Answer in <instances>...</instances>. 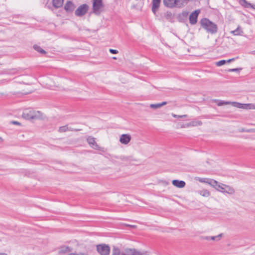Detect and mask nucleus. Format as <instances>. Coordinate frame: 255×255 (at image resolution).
Returning a JSON list of instances; mask_svg holds the SVG:
<instances>
[{"instance_id":"nucleus-1","label":"nucleus","mask_w":255,"mask_h":255,"mask_svg":"<svg viewBox=\"0 0 255 255\" xmlns=\"http://www.w3.org/2000/svg\"><path fill=\"white\" fill-rule=\"evenodd\" d=\"M199 22L201 28L205 30L207 33L212 35L217 33L218 30V25L208 18L203 17L200 20Z\"/></svg>"},{"instance_id":"nucleus-2","label":"nucleus","mask_w":255,"mask_h":255,"mask_svg":"<svg viewBox=\"0 0 255 255\" xmlns=\"http://www.w3.org/2000/svg\"><path fill=\"white\" fill-rule=\"evenodd\" d=\"M209 183L218 191L221 192L227 193L228 194H232L234 192V190L233 188L223 184H220L215 180H211Z\"/></svg>"},{"instance_id":"nucleus-3","label":"nucleus","mask_w":255,"mask_h":255,"mask_svg":"<svg viewBox=\"0 0 255 255\" xmlns=\"http://www.w3.org/2000/svg\"><path fill=\"white\" fill-rule=\"evenodd\" d=\"M22 117L25 120L40 119L41 117V113L38 111H34L31 108L26 109L23 111Z\"/></svg>"},{"instance_id":"nucleus-4","label":"nucleus","mask_w":255,"mask_h":255,"mask_svg":"<svg viewBox=\"0 0 255 255\" xmlns=\"http://www.w3.org/2000/svg\"><path fill=\"white\" fill-rule=\"evenodd\" d=\"M92 13L96 15H99L103 11L104 5L103 0H92Z\"/></svg>"},{"instance_id":"nucleus-5","label":"nucleus","mask_w":255,"mask_h":255,"mask_svg":"<svg viewBox=\"0 0 255 255\" xmlns=\"http://www.w3.org/2000/svg\"><path fill=\"white\" fill-rule=\"evenodd\" d=\"M97 251L101 255H109L110 253V247L105 244H99L96 246Z\"/></svg>"},{"instance_id":"nucleus-6","label":"nucleus","mask_w":255,"mask_h":255,"mask_svg":"<svg viewBox=\"0 0 255 255\" xmlns=\"http://www.w3.org/2000/svg\"><path fill=\"white\" fill-rule=\"evenodd\" d=\"M164 5L168 8L181 7L183 4L180 0H163Z\"/></svg>"},{"instance_id":"nucleus-7","label":"nucleus","mask_w":255,"mask_h":255,"mask_svg":"<svg viewBox=\"0 0 255 255\" xmlns=\"http://www.w3.org/2000/svg\"><path fill=\"white\" fill-rule=\"evenodd\" d=\"M89 9V6L86 4L80 5L75 11V14L76 16H83L86 14Z\"/></svg>"},{"instance_id":"nucleus-8","label":"nucleus","mask_w":255,"mask_h":255,"mask_svg":"<svg viewBox=\"0 0 255 255\" xmlns=\"http://www.w3.org/2000/svg\"><path fill=\"white\" fill-rule=\"evenodd\" d=\"M232 105L234 107H237L239 109H255V108L252 107H254V105L251 104H242L236 102H232Z\"/></svg>"},{"instance_id":"nucleus-9","label":"nucleus","mask_w":255,"mask_h":255,"mask_svg":"<svg viewBox=\"0 0 255 255\" xmlns=\"http://www.w3.org/2000/svg\"><path fill=\"white\" fill-rule=\"evenodd\" d=\"M76 6L71 1H67L64 6V8L68 13H71L74 10Z\"/></svg>"},{"instance_id":"nucleus-10","label":"nucleus","mask_w":255,"mask_h":255,"mask_svg":"<svg viewBox=\"0 0 255 255\" xmlns=\"http://www.w3.org/2000/svg\"><path fill=\"white\" fill-rule=\"evenodd\" d=\"M131 140V136L128 134H123L120 137V141L124 144H128Z\"/></svg>"},{"instance_id":"nucleus-11","label":"nucleus","mask_w":255,"mask_h":255,"mask_svg":"<svg viewBox=\"0 0 255 255\" xmlns=\"http://www.w3.org/2000/svg\"><path fill=\"white\" fill-rule=\"evenodd\" d=\"M87 142L92 148L95 149H97L99 148V145L97 144L94 137L89 136L87 138Z\"/></svg>"},{"instance_id":"nucleus-12","label":"nucleus","mask_w":255,"mask_h":255,"mask_svg":"<svg viewBox=\"0 0 255 255\" xmlns=\"http://www.w3.org/2000/svg\"><path fill=\"white\" fill-rule=\"evenodd\" d=\"M172 184L178 188H182L185 187L186 183L183 180H179L177 179L173 180L172 181Z\"/></svg>"},{"instance_id":"nucleus-13","label":"nucleus","mask_w":255,"mask_h":255,"mask_svg":"<svg viewBox=\"0 0 255 255\" xmlns=\"http://www.w3.org/2000/svg\"><path fill=\"white\" fill-rule=\"evenodd\" d=\"M161 0H152V11L154 14H156V11L158 9Z\"/></svg>"},{"instance_id":"nucleus-14","label":"nucleus","mask_w":255,"mask_h":255,"mask_svg":"<svg viewBox=\"0 0 255 255\" xmlns=\"http://www.w3.org/2000/svg\"><path fill=\"white\" fill-rule=\"evenodd\" d=\"M165 18L169 21H172V20L173 18H175V17H165ZM187 17H175V18H177V20L181 22H185L187 21Z\"/></svg>"},{"instance_id":"nucleus-15","label":"nucleus","mask_w":255,"mask_h":255,"mask_svg":"<svg viewBox=\"0 0 255 255\" xmlns=\"http://www.w3.org/2000/svg\"><path fill=\"white\" fill-rule=\"evenodd\" d=\"M64 0H53V5L56 8H59L62 6Z\"/></svg>"},{"instance_id":"nucleus-16","label":"nucleus","mask_w":255,"mask_h":255,"mask_svg":"<svg viewBox=\"0 0 255 255\" xmlns=\"http://www.w3.org/2000/svg\"><path fill=\"white\" fill-rule=\"evenodd\" d=\"M231 33L234 35H242L243 33V31L238 26L235 30L231 31Z\"/></svg>"},{"instance_id":"nucleus-17","label":"nucleus","mask_w":255,"mask_h":255,"mask_svg":"<svg viewBox=\"0 0 255 255\" xmlns=\"http://www.w3.org/2000/svg\"><path fill=\"white\" fill-rule=\"evenodd\" d=\"M240 3L246 8H250L252 6V4L248 2L246 0H240Z\"/></svg>"},{"instance_id":"nucleus-18","label":"nucleus","mask_w":255,"mask_h":255,"mask_svg":"<svg viewBox=\"0 0 255 255\" xmlns=\"http://www.w3.org/2000/svg\"><path fill=\"white\" fill-rule=\"evenodd\" d=\"M34 49L36 50L37 52H39L41 54H45L46 52V51L43 49L40 46L37 45H34L33 46Z\"/></svg>"},{"instance_id":"nucleus-19","label":"nucleus","mask_w":255,"mask_h":255,"mask_svg":"<svg viewBox=\"0 0 255 255\" xmlns=\"http://www.w3.org/2000/svg\"><path fill=\"white\" fill-rule=\"evenodd\" d=\"M202 125V122L201 121H194L190 122L188 124V126H201Z\"/></svg>"},{"instance_id":"nucleus-20","label":"nucleus","mask_w":255,"mask_h":255,"mask_svg":"<svg viewBox=\"0 0 255 255\" xmlns=\"http://www.w3.org/2000/svg\"><path fill=\"white\" fill-rule=\"evenodd\" d=\"M128 250L130 253V255H142L141 252L135 249H129Z\"/></svg>"},{"instance_id":"nucleus-21","label":"nucleus","mask_w":255,"mask_h":255,"mask_svg":"<svg viewBox=\"0 0 255 255\" xmlns=\"http://www.w3.org/2000/svg\"><path fill=\"white\" fill-rule=\"evenodd\" d=\"M70 251V248L68 246H63L60 249V253H65L68 252Z\"/></svg>"},{"instance_id":"nucleus-22","label":"nucleus","mask_w":255,"mask_h":255,"mask_svg":"<svg viewBox=\"0 0 255 255\" xmlns=\"http://www.w3.org/2000/svg\"><path fill=\"white\" fill-rule=\"evenodd\" d=\"M232 104V102H228V101H225L223 100H220L219 101L218 103H217V105L218 106H222L223 105H229Z\"/></svg>"},{"instance_id":"nucleus-23","label":"nucleus","mask_w":255,"mask_h":255,"mask_svg":"<svg viewBox=\"0 0 255 255\" xmlns=\"http://www.w3.org/2000/svg\"><path fill=\"white\" fill-rule=\"evenodd\" d=\"M198 17H189V22L191 24H195L197 22Z\"/></svg>"},{"instance_id":"nucleus-24","label":"nucleus","mask_w":255,"mask_h":255,"mask_svg":"<svg viewBox=\"0 0 255 255\" xmlns=\"http://www.w3.org/2000/svg\"><path fill=\"white\" fill-rule=\"evenodd\" d=\"M120 254H121L120 250L118 248L114 247L113 251H112V255H120Z\"/></svg>"},{"instance_id":"nucleus-25","label":"nucleus","mask_w":255,"mask_h":255,"mask_svg":"<svg viewBox=\"0 0 255 255\" xmlns=\"http://www.w3.org/2000/svg\"><path fill=\"white\" fill-rule=\"evenodd\" d=\"M200 9H196L192 12H191L189 16H198V15L200 13Z\"/></svg>"},{"instance_id":"nucleus-26","label":"nucleus","mask_w":255,"mask_h":255,"mask_svg":"<svg viewBox=\"0 0 255 255\" xmlns=\"http://www.w3.org/2000/svg\"><path fill=\"white\" fill-rule=\"evenodd\" d=\"M58 131L60 132H63L68 131V125L60 127L59 128Z\"/></svg>"},{"instance_id":"nucleus-27","label":"nucleus","mask_w":255,"mask_h":255,"mask_svg":"<svg viewBox=\"0 0 255 255\" xmlns=\"http://www.w3.org/2000/svg\"><path fill=\"white\" fill-rule=\"evenodd\" d=\"M190 12L187 9L184 10L181 14H179V16H189Z\"/></svg>"},{"instance_id":"nucleus-28","label":"nucleus","mask_w":255,"mask_h":255,"mask_svg":"<svg viewBox=\"0 0 255 255\" xmlns=\"http://www.w3.org/2000/svg\"><path fill=\"white\" fill-rule=\"evenodd\" d=\"M226 63V60H221L216 62V65L218 66H221Z\"/></svg>"},{"instance_id":"nucleus-29","label":"nucleus","mask_w":255,"mask_h":255,"mask_svg":"<svg viewBox=\"0 0 255 255\" xmlns=\"http://www.w3.org/2000/svg\"><path fill=\"white\" fill-rule=\"evenodd\" d=\"M242 69V68H233V69H229L228 71L230 72H240Z\"/></svg>"},{"instance_id":"nucleus-30","label":"nucleus","mask_w":255,"mask_h":255,"mask_svg":"<svg viewBox=\"0 0 255 255\" xmlns=\"http://www.w3.org/2000/svg\"><path fill=\"white\" fill-rule=\"evenodd\" d=\"M150 107L153 109H157L160 108V103L156 104H151L150 105Z\"/></svg>"},{"instance_id":"nucleus-31","label":"nucleus","mask_w":255,"mask_h":255,"mask_svg":"<svg viewBox=\"0 0 255 255\" xmlns=\"http://www.w3.org/2000/svg\"><path fill=\"white\" fill-rule=\"evenodd\" d=\"M203 194H202V196L204 197H208L210 196V192L207 190H204L202 191Z\"/></svg>"},{"instance_id":"nucleus-32","label":"nucleus","mask_w":255,"mask_h":255,"mask_svg":"<svg viewBox=\"0 0 255 255\" xmlns=\"http://www.w3.org/2000/svg\"><path fill=\"white\" fill-rule=\"evenodd\" d=\"M109 52L113 54H118L119 51L116 49H110Z\"/></svg>"},{"instance_id":"nucleus-33","label":"nucleus","mask_w":255,"mask_h":255,"mask_svg":"<svg viewBox=\"0 0 255 255\" xmlns=\"http://www.w3.org/2000/svg\"><path fill=\"white\" fill-rule=\"evenodd\" d=\"M80 130V129H78V128H72L70 127H68V131H79Z\"/></svg>"},{"instance_id":"nucleus-34","label":"nucleus","mask_w":255,"mask_h":255,"mask_svg":"<svg viewBox=\"0 0 255 255\" xmlns=\"http://www.w3.org/2000/svg\"><path fill=\"white\" fill-rule=\"evenodd\" d=\"M10 123L13 125H18V126L21 125V124L19 122H18L17 121H10Z\"/></svg>"},{"instance_id":"nucleus-35","label":"nucleus","mask_w":255,"mask_h":255,"mask_svg":"<svg viewBox=\"0 0 255 255\" xmlns=\"http://www.w3.org/2000/svg\"><path fill=\"white\" fill-rule=\"evenodd\" d=\"M237 58H233L232 59H229L228 60H226V63H230L231 62L234 61Z\"/></svg>"},{"instance_id":"nucleus-36","label":"nucleus","mask_w":255,"mask_h":255,"mask_svg":"<svg viewBox=\"0 0 255 255\" xmlns=\"http://www.w3.org/2000/svg\"><path fill=\"white\" fill-rule=\"evenodd\" d=\"M166 104H167V102H163L160 103V105L161 107L162 106H164V105H166Z\"/></svg>"},{"instance_id":"nucleus-37","label":"nucleus","mask_w":255,"mask_h":255,"mask_svg":"<svg viewBox=\"0 0 255 255\" xmlns=\"http://www.w3.org/2000/svg\"><path fill=\"white\" fill-rule=\"evenodd\" d=\"M141 254H142V255H149V254H148V253L146 251L141 252Z\"/></svg>"},{"instance_id":"nucleus-38","label":"nucleus","mask_w":255,"mask_h":255,"mask_svg":"<svg viewBox=\"0 0 255 255\" xmlns=\"http://www.w3.org/2000/svg\"><path fill=\"white\" fill-rule=\"evenodd\" d=\"M187 117V115H181L180 116H178L180 118H186Z\"/></svg>"},{"instance_id":"nucleus-39","label":"nucleus","mask_w":255,"mask_h":255,"mask_svg":"<svg viewBox=\"0 0 255 255\" xmlns=\"http://www.w3.org/2000/svg\"><path fill=\"white\" fill-rule=\"evenodd\" d=\"M172 116L174 117V118H179L178 117V116H180L179 115H175V114H172Z\"/></svg>"},{"instance_id":"nucleus-40","label":"nucleus","mask_w":255,"mask_h":255,"mask_svg":"<svg viewBox=\"0 0 255 255\" xmlns=\"http://www.w3.org/2000/svg\"><path fill=\"white\" fill-rule=\"evenodd\" d=\"M217 238V236H212V237H211V240H215Z\"/></svg>"},{"instance_id":"nucleus-41","label":"nucleus","mask_w":255,"mask_h":255,"mask_svg":"<svg viewBox=\"0 0 255 255\" xmlns=\"http://www.w3.org/2000/svg\"><path fill=\"white\" fill-rule=\"evenodd\" d=\"M222 236H223V234L221 233V234L218 235V236H217V238H218V240H219L220 238L222 237Z\"/></svg>"},{"instance_id":"nucleus-42","label":"nucleus","mask_w":255,"mask_h":255,"mask_svg":"<svg viewBox=\"0 0 255 255\" xmlns=\"http://www.w3.org/2000/svg\"><path fill=\"white\" fill-rule=\"evenodd\" d=\"M205 178H202L200 180V181H201V182H205Z\"/></svg>"},{"instance_id":"nucleus-43","label":"nucleus","mask_w":255,"mask_h":255,"mask_svg":"<svg viewBox=\"0 0 255 255\" xmlns=\"http://www.w3.org/2000/svg\"><path fill=\"white\" fill-rule=\"evenodd\" d=\"M251 8H252L253 9H255V4H252V6H251Z\"/></svg>"},{"instance_id":"nucleus-44","label":"nucleus","mask_w":255,"mask_h":255,"mask_svg":"<svg viewBox=\"0 0 255 255\" xmlns=\"http://www.w3.org/2000/svg\"><path fill=\"white\" fill-rule=\"evenodd\" d=\"M205 239H206V240H209L210 239H211V237H206L205 238Z\"/></svg>"},{"instance_id":"nucleus-45","label":"nucleus","mask_w":255,"mask_h":255,"mask_svg":"<svg viewBox=\"0 0 255 255\" xmlns=\"http://www.w3.org/2000/svg\"><path fill=\"white\" fill-rule=\"evenodd\" d=\"M0 255H7L4 253H0Z\"/></svg>"},{"instance_id":"nucleus-46","label":"nucleus","mask_w":255,"mask_h":255,"mask_svg":"<svg viewBox=\"0 0 255 255\" xmlns=\"http://www.w3.org/2000/svg\"><path fill=\"white\" fill-rule=\"evenodd\" d=\"M2 141V139L1 137H0V142H1Z\"/></svg>"},{"instance_id":"nucleus-47","label":"nucleus","mask_w":255,"mask_h":255,"mask_svg":"<svg viewBox=\"0 0 255 255\" xmlns=\"http://www.w3.org/2000/svg\"><path fill=\"white\" fill-rule=\"evenodd\" d=\"M113 58L114 59H117V58H116V57H114Z\"/></svg>"},{"instance_id":"nucleus-48","label":"nucleus","mask_w":255,"mask_h":255,"mask_svg":"<svg viewBox=\"0 0 255 255\" xmlns=\"http://www.w3.org/2000/svg\"><path fill=\"white\" fill-rule=\"evenodd\" d=\"M122 255H126V254H124V253H123V254H122Z\"/></svg>"},{"instance_id":"nucleus-49","label":"nucleus","mask_w":255,"mask_h":255,"mask_svg":"<svg viewBox=\"0 0 255 255\" xmlns=\"http://www.w3.org/2000/svg\"><path fill=\"white\" fill-rule=\"evenodd\" d=\"M82 255H87L82 254Z\"/></svg>"}]
</instances>
